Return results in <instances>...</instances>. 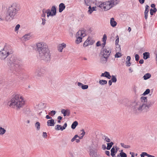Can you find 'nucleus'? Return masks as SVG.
Here are the masks:
<instances>
[{
	"instance_id": "1",
	"label": "nucleus",
	"mask_w": 157,
	"mask_h": 157,
	"mask_svg": "<svg viewBox=\"0 0 157 157\" xmlns=\"http://www.w3.org/2000/svg\"><path fill=\"white\" fill-rule=\"evenodd\" d=\"M140 102H136L135 101L130 102L129 107L133 113L136 114L143 112L147 113L149 111V109L155 103L154 101L150 100L147 102V97H141Z\"/></svg>"
},
{
	"instance_id": "2",
	"label": "nucleus",
	"mask_w": 157,
	"mask_h": 157,
	"mask_svg": "<svg viewBox=\"0 0 157 157\" xmlns=\"http://www.w3.org/2000/svg\"><path fill=\"white\" fill-rule=\"evenodd\" d=\"M7 62L9 63V66L8 74L17 75L21 68V60L14 56L12 55L10 58H7Z\"/></svg>"
},
{
	"instance_id": "3",
	"label": "nucleus",
	"mask_w": 157,
	"mask_h": 157,
	"mask_svg": "<svg viewBox=\"0 0 157 157\" xmlns=\"http://www.w3.org/2000/svg\"><path fill=\"white\" fill-rule=\"evenodd\" d=\"M36 49L39 54V58L46 62L51 60V53L48 46L44 42L38 43L36 44Z\"/></svg>"
},
{
	"instance_id": "4",
	"label": "nucleus",
	"mask_w": 157,
	"mask_h": 157,
	"mask_svg": "<svg viewBox=\"0 0 157 157\" xmlns=\"http://www.w3.org/2000/svg\"><path fill=\"white\" fill-rule=\"evenodd\" d=\"M20 9L16 3H13L8 7L6 11L5 20L11 21L16 18L20 13Z\"/></svg>"
},
{
	"instance_id": "5",
	"label": "nucleus",
	"mask_w": 157,
	"mask_h": 157,
	"mask_svg": "<svg viewBox=\"0 0 157 157\" xmlns=\"http://www.w3.org/2000/svg\"><path fill=\"white\" fill-rule=\"evenodd\" d=\"M25 101L22 97L18 94L13 95L12 98L8 102V105L10 107L19 109L24 105Z\"/></svg>"
},
{
	"instance_id": "6",
	"label": "nucleus",
	"mask_w": 157,
	"mask_h": 157,
	"mask_svg": "<svg viewBox=\"0 0 157 157\" xmlns=\"http://www.w3.org/2000/svg\"><path fill=\"white\" fill-rule=\"evenodd\" d=\"M107 40V36L106 34H104L103 37L102 38V40L103 43L102 44V46L103 47L101 51V56H106L108 57L111 52V50L109 48H104L106 44Z\"/></svg>"
},
{
	"instance_id": "7",
	"label": "nucleus",
	"mask_w": 157,
	"mask_h": 157,
	"mask_svg": "<svg viewBox=\"0 0 157 157\" xmlns=\"http://www.w3.org/2000/svg\"><path fill=\"white\" fill-rule=\"evenodd\" d=\"M13 52L9 46H5L3 49L0 52V59H4L10 54H12Z\"/></svg>"
},
{
	"instance_id": "8",
	"label": "nucleus",
	"mask_w": 157,
	"mask_h": 157,
	"mask_svg": "<svg viewBox=\"0 0 157 157\" xmlns=\"http://www.w3.org/2000/svg\"><path fill=\"white\" fill-rule=\"evenodd\" d=\"M85 33V31L84 30H79L77 33L76 35L77 39L75 42L76 44H78L82 41V38L86 35Z\"/></svg>"
},
{
	"instance_id": "9",
	"label": "nucleus",
	"mask_w": 157,
	"mask_h": 157,
	"mask_svg": "<svg viewBox=\"0 0 157 157\" xmlns=\"http://www.w3.org/2000/svg\"><path fill=\"white\" fill-rule=\"evenodd\" d=\"M67 126V124L66 123H65L63 126H62L60 125L57 124L55 127V129L57 131L61 130L63 131L65 129Z\"/></svg>"
},
{
	"instance_id": "10",
	"label": "nucleus",
	"mask_w": 157,
	"mask_h": 157,
	"mask_svg": "<svg viewBox=\"0 0 157 157\" xmlns=\"http://www.w3.org/2000/svg\"><path fill=\"white\" fill-rule=\"evenodd\" d=\"M35 74L38 77H40L43 75L44 74V71L43 69L40 68L36 69Z\"/></svg>"
},
{
	"instance_id": "11",
	"label": "nucleus",
	"mask_w": 157,
	"mask_h": 157,
	"mask_svg": "<svg viewBox=\"0 0 157 157\" xmlns=\"http://www.w3.org/2000/svg\"><path fill=\"white\" fill-rule=\"evenodd\" d=\"M104 3L105 10H107L111 8V6L110 3L109 2H104Z\"/></svg>"
},
{
	"instance_id": "12",
	"label": "nucleus",
	"mask_w": 157,
	"mask_h": 157,
	"mask_svg": "<svg viewBox=\"0 0 157 157\" xmlns=\"http://www.w3.org/2000/svg\"><path fill=\"white\" fill-rule=\"evenodd\" d=\"M90 157H96L98 156L97 152L93 149L90 150Z\"/></svg>"
},
{
	"instance_id": "13",
	"label": "nucleus",
	"mask_w": 157,
	"mask_h": 157,
	"mask_svg": "<svg viewBox=\"0 0 157 157\" xmlns=\"http://www.w3.org/2000/svg\"><path fill=\"white\" fill-rule=\"evenodd\" d=\"M31 33H29L24 35L22 38L24 41H26L29 40L31 38Z\"/></svg>"
},
{
	"instance_id": "14",
	"label": "nucleus",
	"mask_w": 157,
	"mask_h": 157,
	"mask_svg": "<svg viewBox=\"0 0 157 157\" xmlns=\"http://www.w3.org/2000/svg\"><path fill=\"white\" fill-rule=\"evenodd\" d=\"M65 8V6L64 3H61L59 5V12H62Z\"/></svg>"
},
{
	"instance_id": "15",
	"label": "nucleus",
	"mask_w": 157,
	"mask_h": 157,
	"mask_svg": "<svg viewBox=\"0 0 157 157\" xmlns=\"http://www.w3.org/2000/svg\"><path fill=\"white\" fill-rule=\"evenodd\" d=\"M119 1V0H111L109 1L110 3V5L111 6V8L114 6L118 4Z\"/></svg>"
},
{
	"instance_id": "16",
	"label": "nucleus",
	"mask_w": 157,
	"mask_h": 157,
	"mask_svg": "<svg viewBox=\"0 0 157 157\" xmlns=\"http://www.w3.org/2000/svg\"><path fill=\"white\" fill-rule=\"evenodd\" d=\"M149 6L147 5H146L145 6V10L144 12V18L146 20L147 18V13L149 10Z\"/></svg>"
},
{
	"instance_id": "17",
	"label": "nucleus",
	"mask_w": 157,
	"mask_h": 157,
	"mask_svg": "<svg viewBox=\"0 0 157 157\" xmlns=\"http://www.w3.org/2000/svg\"><path fill=\"white\" fill-rule=\"evenodd\" d=\"M66 44L64 43H63L59 44L58 47V50L60 51V52H62V50L63 48H65Z\"/></svg>"
},
{
	"instance_id": "18",
	"label": "nucleus",
	"mask_w": 157,
	"mask_h": 157,
	"mask_svg": "<svg viewBox=\"0 0 157 157\" xmlns=\"http://www.w3.org/2000/svg\"><path fill=\"white\" fill-rule=\"evenodd\" d=\"M55 124L54 120L53 119L49 120L47 122V125L48 126H54Z\"/></svg>"
},
{
	"instance_id": "19",
	"label": "nucleus",
	"mask_w": 157,
	"mask_h": 157,
	"mask_svg": "<svg viewBox=\"0 0 157 157\" xmlns=\"http://www.w3.org/2000/svg\"><path fill=\"white\" fill-rule=\"evenodd\" d=\"M69 154L71 157H80V155L78 154V153L76 152H69Z\"/></svg>"
},
{
	"instance_id": "20",
	"label": "nucleus",
	"mask_w": 157,
	"mask_h": 157,
	"mask_svg": "<svg viewBox=\"0 0 157 157\" xmlns=\"http://www.w3.org/2000/svg\"><path fill=\"white\" fill-rule=\"evenodd\" d=\"M108 57L101 56V62L102 63H105L108 60Z\"/></svg>"
},
{
	"instance_id": "21",
	"label": "nucleus",
	"mask_w": 157,
	"mask_h": 157,
	"mask_svg": "<svg viewBox=\"0 0 157 157\" xmlns=\"http://www.w3.org/2000/svg\"><path fill=\"white\" fill-rule=\"evenodd\" d=\"M110 23L111 26L113 27L117 25V24L116 22L114 21V19L113 18H112L111 19Z\"/></svg>"
},
{
	"instance_id": "22",
	"label": "nucleus",
	"mask_w": 157,
	"mask_h": 157,
	"mask_svg": "<svg viewBox=\"0 0 157 157\" xmlns=\"http://www.w3.org/2000/svg\"><path fill=\"white\" fill-rule=\"evenodd\" d=\"M143 58L144 59H147L150 58V55L149 52H145L143 54Z\"/></svg>"
},
{
	"instance_id": "23",
	"label": "nucleus",
	"mask_w": 157,
	"mask_h": 157,
	"mask_svg": "<svg viewBox=\"0 0 157 157\" xmlns=\"http://www.w3.org/2000/svg\"><path fill=\"white\" fill-rule=\"evenodd\" d=\"M96 8V7H93L92 8H91V6H90L88 7L89 10L88 12V13L90 14L93 11L96 10H95Z\"/></svg>"
},
{
	"instance_id": "24",
	"label": "nucleus",
	"mask_w": 157,
	"mask_h": 157,
	"mask_svg": "<svg viewBox=\"0 0 157 157\" xmlns=\"http://www.w3.org/2000/svg\"><path fill=\"white\" fill-rule=\"evenodd\" d=\"M56 8L55 6H53L52 7L51 11L52 12V14L53 16L55 15L56 14Z\"/></svg>"
},
{
	"instance_id": "25",
	"label": "nucleus",
	"mask_w": 157,
	"mask_h": 157,
	"mask_svg": "<svg viewBox=\"0 0 157 157\" xmlns=\"http://www.w3.org/2000/svg\"><path fill=\"white\" fill-rule=\"evenodd\" d=\"M78 125V122L77 121H74L71 125V128L74 129H75L77 126Z\"/></svg>"
},
{
	"instance_id": "26",
	"label": "nucleus",
	"mask_w": 157,
	"mask_h": 157,
	"mask_svg": "<svg viewBox=\"0 0 157 157\" xmlns=\"http://www.w3.org/2000/svg\"><path fill=\"white\" fill-rule=\"evenodd\" d=\"M6 130L2 127H0V135H2L4 134L6 132Z\"/></svg>"
},
{
	"instance_id": "27",
	"label": "nucleus",
	"mask_w": 157,
	"mask_h": 157,
	"mask_svg": "<svg viewBox=\"0 0 157 157\" xmlns=\"http://www.w3.org/2000/svg\"><path fill=\"white\" fill-rule=\"evenodd\" d=\"M114 143L113 142H111L110 143L107 144V147L106 149L108 150H109L110 149L113 145Z\"/></svg>"
},
{
	"instance_id": "28",
	"label": "nucleus",
	"mask_w": 157,
	"mask_h": 157,
	"mask_svg": "<svg viewBox=\"0 0 157 157\" xmlns=\"http://www.w3.org/2000/svg\"><path fill=\"white\" fill-rule=\"evenodd\" d=\"M116 153L115 152V148L113 147L111 150V155L112 157H115Z\"/></svg>"
},
{
	"instance_id": "29",
	"label": "nucleus",
	"mask_w": 157,
	"mask_h": 157,
	"mask_svg": "<svg viewBox=\"0 0 157 157\" xmlns=\"http://www.w3.org/2000/svg\"><path fill=\"white\" fill-rule=\"evenodd\" d=\"M151 77V75L149 73H147L145 74L143 76L144 79L146 80L150 78Z\"/></svg>"
},
{
	"instance_id": "30",
	"label": "nucleus",
	"mask_w": 157,
	"mask_h": 157,
	"mask_svg": "<svg viewBox=\"0 0 157 157\" xmlns=\"http://www.w3.org/2000/svg\"><path fill=\"white\" fill-rule=\"evenodd\" d=\"M100 84L103 85L107 83V81L104 80H100L99 82Z\"/></svg>"
},
{
	"instance_id": "31",
	"label": "nucleus",
	"mask_w": 157,
	"mask_h": 157,
	"mask_svg": "<svg viewBox=\"0 0 157 157\" xmlns=\"http://www.w3.org/2000/svg\"><path fill=\"white\" fill-rule=\"evenodd\" d=\"M35 126L37 130H39L40 129V124L39 122H36L35 124Z\"/></svg>"
},
{
	"instance_id": "32",
	"label": "nucleus",
	"mask_w": 157,
	"mask_h": 157,
	"mask_svg": "<svg viewBox=\"0 0 157 157\" xmlns=\"http://www.w3.org/2000/svg\"><path fill=\"white\" fill-rule=\"evenodd\" d=\"M157 11V9L156 8H155L153 9H151L150 10V13L151 15H152L153 14V13H155Z\"/></svg>"
},
{
	"instance_id": "33",
	"label": "nucleus",
	"mask_w": 157,
	"mask_h": 157,
	"mask_svg": "<svg viewBox=\"0 0 157 157\" xmlns=\"http://www.w3.org/2000/svg\"><path fill=\"white\" fill-rule=\"evenodd\" d=\"M112 78L111 79V80L113 82H116L117 81V79L116 77V76H115L114 75H112L111 76Z\"/></svg>"
},
{
	"instance_id": "34",
	"label": "nucleus",
	"mask_w": 157,
	"mask_h": 157,
	"mask_svg": "<svg viewBox=\"0 0 157 157\" xmlns=\"http://www.w3.org/2000/svg\"><path fill=\"white\" fill-rule=\"evenodd\" d=\"M105 77L109 79L111 78V76L110 75L109 73V72L107 71H105Z\"/></svg>"
},
{
	"instance_id": "35",
	"label": "nucleus",
	"mask_w": 157,
	"mask_h": 157,
	"mask_svg": "<svg viewBox=\"0 0 157 157\" xmlns=\"http://www.w3.org/2000/svg\"><path fill=\"white\" fill-rule=\"evenodd\" d=\"M85 4L87 5L90 6L91 0H84Z\"/></svg>"
},
{
	"instance_id": "36",
	"label": "nucleus",
	"mask_w": 157,
	"mask_h": 157,
	"mask_svg": "<svg viewBox=\"0 0 157 157\" xmlns=\"http://www.w3.org/2000/svg\"><path fill=\"white\" fill-rule=\"evenodd\" d=\"M121 145L122 147L125 148H128L130 147V146L129 145H125L123 143H121Z\"/></svg>"
},
{
	"instance_id": "37",
	"label": "nucleus",
	"mask_w": 157,
	"mask_h": 157,
	"mask_svg": "<svg viewBox=\"0 0 157 157\" xmlns=\"http://www.w3.org/2000/svg\"><path fill=\"white\" fill-rule=\"evenodd\" d=\"M150 92V90L149 89H147L145 91V92L143 94V95L145 96L147 94Z\"/></svg>"
},
{
	"instance_id": "38",
	"label": "nucleus",
	"mask_w": 157,
	"mask_h": 157,
	"mask_svg": "<svg viewBox=\"0 0 157 157\" xmlns=\"http://www.w3.org/2000/svg\"><path fill=\"white\" fill-rule=\"evenodd\" d=\"M122 150H121V152L120 153V155L121 157H127V155L125 153L122 152Z\"/></svg>"
},
{
	"instance_id": "39",
	"label": "nucleus",
	"mask_w": 157,
	"mask_h": 157,
	"mask_svg": "<svg viewBox=\"0 0 157 157\" xmlns=\"http://www.w3.org/2000/svg\"><path fill=\"white\" fill-rule=\"evenodd\" d=\"M89 41V38L85 41L83 44V46L84 47H86L89 45L88 43V42Z\"/></svg>"
},
{
	"instance_id": "40",
	"label": "nucleus",
	"mask_w": 157,
	"mask_h": 157,
	"mask_svg": "<svg viewBox=\"0 0 157 157\" xmlns=\"http://www.w3.org/2000/svg\"><path fill=\"white\" fill-rule=\"evenodd\" d=\"M122 56V55L121 53L118 52L116 53L115 55V58H119Z\"/></svg>"
},
{
	"instance_id": "41",
	"label": "nucleus",
	"mask_w": 157,
	"mask_h": 157,
	"mask_svg": "<svg viewBox=\"0 0 157 157\" xmlns=\"http://www.w3.org/2000/svg\"><path fill=\"white\" fill-rule=\"evenodd\" d=\"M61 112L63 114L64 116L65 117L67 115V109H62L61 111Z\"/></svg>"
},
{
	"instance_id": "42",
	"label": "nucleus",
	"mask_w": 157,
	"mask_h": 157,
	"mask_svg": "<svg viewBox=\"0 0 157 157\" xmlns=\"http://www.w3.org/2000/svg\"><path fill=\"white\" fill-rule=\"evenodd\" d=\"M78 137V136L77 135H75L74 137L71 139V142H74L75 140H76V138Z\"/></svg>"
},
{
	"instance_id": "43",
	"label": "nucleus",
	"mask_w": 157,
	"mask_h": 157,
	"mask_svg": "<svg viewBox=\"0 0 157 157\" xmlns=\"http://www.w3.org/2000/svg\"><path fill=\"white\" fill-rule=\"evenodd\" d=\"M56 112L55 111L52 110L49 113V114L51 115L52 116H53L55 114Z\"/></svg>"
},
{
	"instance_id": "44",
	"label": "nucleus",
	"mask_w": 157,
	"mask_h": 157,
	"mask_svg": "<svg viewBox=\"0 0 157 157\" xmlns=\"http://www.w3.org/2000/svg\"><path fill=\"white\" fill-rule=\"evenodd\" d=\"M117 39H116L115 41V44L117 45H118V44L119 42V38L118 35L116 36Z\"/></svg>"
},
{
	"instance_id": "45",
	"label": "nucleus",
	"mask_w": 157,
	"mask_h": 157,
	"mask_svg": "<svg viewBox=\"0 0 157 157\" xmlns=\"http://www.w3.org/2000/svg\"><path fill=\"white\" fill-rule=\"evenodd\" d=\"M88 87V85H83L82 86V88L83 90H85L87 89Z\"/></svg>"
},
{
	"instance_id": "46",
	"label": "nucleus",
	"mask_w": 157,
	"mask_h": 157,
	"mask_svg": "<svg viewBox=\"0 0 157 157\" xmlns=\"http://www.w3.org/2000/svg\"><path fill=\"white\" fill-rule=\"evenodd\" d=\"M103 139H104L105 141L108 143L110 142L111 141L110 139L108 137H105V138H103Z\"/></svg>"
},
{
	"instance_id": "47",
	"label": "nucleus",
	"mask_w": 157,
	"mask_h": 157,
	"mask_svg": "<svg viewBox=\"0 0 157 157\" xmlns=\"http://www.w3.org/2000/svg\"><path fill=\"white\" fill-rule=\"evenodd\" d=\"M147 153L145 152H142L140 155L141 157H144L145 156H147Z\"/></svg>"
},
{
	"instance_id": "48",
	"label": "nucleus",
	"mask_w": 157,
	"mask_h": 157,
	"mask_svg": "<svg viewBox=\"0 0 157 157\" xmlns=\"http://www.w3.org/2000/svg\"><path fill=\"white\" fill-rule=\"evenodd\" d=\"M98 6L101 8V9H105V6L104 3L101 4L99 5Z\"/></svg>"
},
{
	"instance_id": "49",
	"label": "nucleus",
	"mask_w": 157,
	"mask_h": 157,
	"mask_svg": "<svg viewBox=\"0 0 157 157\" xmlns=\"http://www.w3.org/2000/svg\"><path fill=\"white\" fill-rule=\"evenodd\" d=\"M20 25H19V24H17V25H16V27H15V31H16L18 30L19 29L20 27Z\"/></svg>"
},
{
	"instance_id": "50",
	"label": "nucleus",
	"mask_w": 157,
	"mask_h": 157,
	"mask_svg": "<svg viewBox=\"0 0 157 157\" xmlns=\"http://www.w3.org/2000/svg\"><path fill=\"white\" fill-rule=\"evenodd\" d=\"M90 40V39H89V41L88 42V43L89 45H92L94 43V41L93 40Z\"/></svg>"
},
{
	"instance_id": "51",
	"label": "nucleus",
	"mask_w": 157,
	"mask_h": 157,
	"mask_svg": "<svg viewBox=\"0 0 157 157\" xmlns=\"http://www.w3.org/2000/svg\"><path fill=\"white\" fill-rule=\"evenodd\" d=\"M44 11L46 13H47V14H49L50 13L52 14V13H51V10L49 9H48L46 10H45Z\"/></svg>"
},
{
	"instance_id": "52",
	"label": "nucleus",
	"mask_w": 157,
	"mask_h": 157,
	"mask_svg": "<svg viewBox=\"0 0 157 157\" xmlns=\"http://www.w3.org/2000/svg\"><path fill=\"white\" fill-rule=\"evenodd\" d=\"M45 10L43 9L42 12H43V13L41 15L42 17H45L46 16V12L44 11Z\"/></svg>"
},
{
	"instance_id": "53",
	"label": "nucleus",
	"mask_w": 157,
	"mask_h": 157,
	"mask_svg": "<svg viewBox=\"0 0 157 157\" xmlns=\"http://www.w3.org/2000/svg\"><path fill=\"white\" fill-rule=\"evenodd\" d=\"M135 60L136 61H138L139 59V56L138 55L136 54L135 55Z\"/></svg>"
},
{
	"instance_id": "54",
	"label": "nucleus",
	"mask_w": 157,
	"mask_h": 157,
	"mask_svg": "<svg viewBox=\"0 0 157 157\" xmlns=\"http://www.w3.org/2000/svg\"><path fill=\"white\" fill-rule=\"evenodd\" d=\"M42 136L44 138H46L47 137V133L46 132H43Z\"/></svg>"
},
{
	"instance_id": "55",
	"label": "nucleus",
	"mask_w": 157,
	"mask_h": 157,
	"mask_svg": "<svg viewBox=\"0 0 157 157\" xmlns=\"http://www.w3.org/2000/svg\"><path fill=\"white\" fill-rule=\"evenodd\" d=\"M42 24L43 25H44L45 24V22H46V20L44 18H42Z\"/></svg>"
},
{
	"instance_id": "56",
	"label": "nucleus",
	"mask_w": 157,
	"mask_h": 157,
	"mask_svg": "<svg viewBox=\"0 0 157 157\" xmlns=\"http://www.w3.org/2000/svg\"><path fill=\"white\" fill-rule=\"evenodd\" d=\"M126 65L128 67H129L131 65V63L130 62V61H129L128 62V61H126Z\"/></svg>"
},
{
	"instance_id": "57",
	"label": "nucleus",
	"mask_w": 157,
	"mask_h": 157,
	"mask_svg": "<svg viewBox=\"0 0 157 157\" xmlns=\"http://www.w3.org/2000/svg\"><path fill=\"white\" fill-rule=\"evenodd\" d=\"M67 115L68 116H69L70 115V110L68 109H67Z\"/></svg>"
},
{
	"instance_id": "58",
	"label": "nucleus",
	"mask_w": 157,
	"mask_h": 157,
	"mask_svg": "<svg viewBox=\"0 0 157 157\" xmlns=\"http://www.w3.org/2000/svg\"><path fill=\"white\" fill-rule=\"evenodd\" d=\"M105 154L108 156H110V152L109 151H105Z\"/></svg>"
},
{
	"instance_id": "59",
	"label": "nucleus",
	"mask_w": 157,
	"mask_h": 157,
	"mask_svg": "<svg viewBox=\"0 0 157 157\" xmlns=\"http://www.w3.org/2000/svg\"><path fill=\"white\" fill-rule=\"evenodd\" d=\"M126 59L127 60V61L128 62L129 61H130L131 57L130 56H128L127 57Z\"/></svg>"
},
{
	"instance_id": "60",
	"label": "nucleus",
	"mask_w": 157,
	"mask_h": 157,
	"mask_svg": "<svg viewBox=\"0 0 157 157\" xmlns=\"http://www.w3.org/2000/svg\"><path fill=\"white\" fill-rule=\"evenodd\" d=\"M140 3L141 4H143L145 1V0H139Z\"/></svg>"
},
{
	"instance_id": "61",
	"label": "nucleus",
	"mask_w": 157,
	"mask_h": 157,
	"mask_svg": "<svg viewBox=\"0 0 157 157\" xmlns=\"http://www.w3.org/2000/svg\"><path fill=\"white\" fill-rule=\"evenodd\" d=\"M102 147L103 150H105L107 148V147H106L105 145L104 144H103L102 145Z\"/></svg>"
},
{
	"instance_id": "62",
	"label": "nucleus",
	"mask_w": 157,
	"mask_h": 157,
	"mask_svg": "<svg viewBox=\"0 0 157 157\" xmlns=\"http://www.w3.org/2000/svg\"><path fill=\"white\" fill-rule=\"evenodd\" d=\"M101 45L100 41H98L96 43V45L97 46H99Z\"/></svg>"
},
{
	"instance_id": "63",
	"label": "nucleus",
	"mask_w": 157,
	"mask_h": 157,
	"mask_svg": "<svg viewBox=\"0 0 157 157\" xmlns=\"http://www.w3.org/2000/svg\"><path fill=\"white\" fill-rule=\"evenodd\" d=\"M46 118L47 119H51L52 117H50L48 115H47L46 116Z\"/></svg>"
},
{
	"instance_id": "64",
	"label": "nucleus",
	"mask_w": 157,
	"mask_h": 157,
	"mask_svg": "<svg viewBox=\"0 0 157 157\" xmlns=\"http://www.w3.org/2000/svg\"><path fill=\"white\" fill-rule=\"evenodd\" d=\"M144 61L143 59H141L139 61V63L140 64H143L144 63Z\"/></svg>"
}]
</instances>
